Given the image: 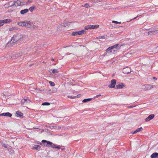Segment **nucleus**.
<instances>
[{"label":"nucleus","instance_id":"29","mask_svg":"<svg viewBox=\"0 0 158 158\" xmlns=\"http://www.w3.org/2000/svg\"><path fill=\"white\" fill-rule=\"evenodd\" d=\"M35 8L33 7H30L29 9V10H30V11L31 12L33 11V10H34Z\"/></svg>","mask_w":158,"mask_h":158},{"label":"nucleus","instance_id":"49","mask_svg":"<svg viewBox=\"0 0 158 158\" xmlns=\"http://www.w3.org/2000/svg\"><path fill=\"white\" fill-rule=\"evenodd\" d=\"M64 149H65V148H62V149H61V150H62V151L64 150Z\"/></svg>","mask_w":158,"mask_h":158},{"label":"nucleus","instance_id":"55","mask_svg":"<svg viewBox=\"0 0 158 158\" xmlns=\"http://www.w3.org/2000/svg\"><path fill=\"white\" fill-rule=\"evenodd\" d=\"M3 94L4 96H5L6 95L4 94Z\"/></svg>","mask_w":158,"mask_h":158},{"label":"nucleus","instance_id":"24","mask_svg":"<svg viewBox=\"0 0 158 158\" xmlns=\"http://www.w3.org/2000/svg\"><path fill=\"white\" fill-rule=\"evenodd\" d=\"M107 36L106 35H103L101 36H99L97 38L98 39H105L106 38Z\"/></svg>","mask_w":158,"mask_h":158},{"label":"nucleus","instance_id":"28","mask_svg":"<svg viewBox=\"0 0 158 158\" xmlns=\"http://www.w3.org/2000/svg\"><path fill=\"white\" fill-rule=\"evenodd\" d=\"M84 7H86V8H88L90 7V6H89V4L88 3H86L84 5Z\"/></svg>","mask_w":158,"mask_h":158},{"label":"nucleus","instance_id":"20","mask_svg":"<svg viewBox=\"0 0 158 158\" xmlns=\"http://www.w3.org/2000/svg\"><path fill=\"white\" fill-rule=\"evenodd\" d=\"M16 114L18 116L22 117L23 116V113L20 111H16Z\"/></svg>","mask_w":158,"mask_h":158},{"label":"nucleus","instance_id":"13","mask_svg":"<svg viewBox=\"0 0 158 158\" xmlns=\"http://www.w3.org/2000/svg\"><path fill=\"white\" fill-rule=\"evenodd\" d=\"M154 87V86L150 85H146V90H149L153 88Z\"/></svg>","mask_w":158,"mask_h":158},{"label":"nucleus","instance_id":"32","mask_svg":"<svg viewBox=\"0 0 158 158\" xmlns=\"http://www.w3.org/2000/svg\"><path fill=\"white\" fill-rule=\"evenodd\" d=\"M68 97L69 98H71V99H74V98H75V96L72 97V96H68Z\"/></svg>","mask_w":158,"mask_h":158},{"label":"nucleus","instance_id":"22","mask_svg":"<svg viewBox=\"0 0 158 158\" xmlns=\"http://www.w3.org/2000/svg\"><path fill=\"white\" fill-rule=\"evenodd\" d=\"M24 23H25V22H21L19 23L18 24L20 26H24Z\"/></svg>","mask_w":158,"mask_h":158},{"label":"nucleus","instance_id":"16","mask_svg":"<svg viewBox=\"0 0 158 158\" xmlns=\"http://www.w3.org/2000/svg\"><path fill=\"white\" fill-rule=\"evenodd\" d=\"M29 11V9H25L24 10H22L20 11V13L22 15H24L26 13Z\"/></svg>","mask_w":158,"mask_h":158},{"label":"nucleus","instance_id":"9","mask_svg":"<svg viewBox=\"0 0 158 158\" xmlns=\"http://www.w3.org/2000/svg\"><path fill=\"white\" fill-rule=\"evenodd\" d=\"M154 116L155 115L154 114H151L145 118V121L146 122H148L153 119L154 118Z\"/></svg>","mask_w":158,"mask_h":158},{"label":"nucleus","instance_id":"35","mask_svg":"<svg viewBox=\"0 0 158 158\" xmlns=\"http://www.w3.org/2000/svg\"><path fill=\"white\" fill-rule=\"evenodd\" d=\"M81 96V94H78L77 95L75 96V98H80Z\"/></svg>","mask_w":158,"mask_h":158},{"label":"nucleus","instance_id":"10","mask_svg":"<svg viewBox=\"0 0 158 158\" xmlns=\"http://www.w3.org/2000/svg\"><path fill=\"white\" fill-rule=\"evenodd\" d=\"M11 21V20L10 19H5L3 20H0V24H3V23H10Z\"/></svg>","mask_w":158,"mask_h":158},{"label":"nucleus","instance_id":"21","mask_svg":"<svg viewBox=\"0 0 158 158\" xmlns=\"http://www.w3.org/2000/svg\"><path fill=\"white\" fill-rule=\"evenodd\" d=\"M91 98H87L84 99L83 101L82 102L84 103H85L88 102L90 101L91 100Z\"/></svg>","mask_w":158,"mask_h":158},{"label":"nucleus","instance_id":"46","mask_svg":"<svg viewBox=\"0 0 158 158\" xmlns=\"http://www.w3.org/2000/svg\"><path fill=\"white\" fill-rule=\"evenodd\" d=\"M153 78L155 80H157V78L156 77H153Z\"/></svg>","mask_w":158,"mask_h":158},{"label":"nucleus","instance_id":"51","mask_svg":"<svg viewBox=\"0 0 158 158\" xmlns=\"http://www.w3.org/2000/svg\"><path fill=\"white\" fill-rule=\"evenodd\" d=\"M30 102H26V104L27 103H29Z\"/></svg>","mask_w":158,"mask_h":158},{"label":"nucleus","instance_id":"27","mask_svg":"<svg viewBox=\"0 0 158 158\" xmlns=\"http://www.w3.org/2000/svg\"><path fill=\"white\" fill-rule=\"evenodd\" d=\"M148 34L149 35H154L153 32V31H148Z\"/></svg>","mask_w":158,"mask_h":158},{"label":"nucleus","instance_id":"19","mask_svg":"<svg viewBox=\"0 0 158 158\" xmlns=\"http://www.w3.org/2000/svg\"><path fill=\"white\" fill-rule=\"evenodd\" d=\"M124 86V85L123 83L121 84H118L116 86L115 88L116 89H122Z\"/></svg>","mask_w":158,"mask_h":158},{"label":"nucleus","instance_id":"53","mask_svg":"<svg viewBox=\"0 0 158 158\" xmlns=\"http://www.w3.org/2000/svg\"><path fill=\"white\" fill-rule=\"evenodd\" d=\"M29 0L27 1V4H28V3H29Z\"/></svg>","mask_w":158,"mask_h":158},{"label":"nucleus","instance_id":"23","mask_svg":"<svg viewBox=\"0 0 158 158\" xmlns=\"http://www.w3.org/2000/svg\"><path fill=\"white\" fill-rule=\"evenodd\" d=\"M50 104L48 102H44L42 104V105L43 106H48Z\"/></svg>","mask_w":158,"mask_h":158},{"label":"nucleus","instance_id":"45","mask_svg":"<svg viewBox=\"0 0 158 158\" xmlns=\"http://www.w3.org/2000/svg\"><path fill=\"white\" fill-rule=\"evenodd\" d=\"M11 57H12L11 56H9V57L8 56L7 57V58H8L9 59H10V58H11Z\"/></svg>","mask_w":158,"mask_h":158},{"label":"nucleus","instance_id":"39","mask_svg":"<svg viewBox=\"0 0 158 158\" xmlns=\"http://www.w3.org/2000/svg\"><path fill=\"white\" fill-rule=\"evenodd\" d=\"M54 127H54V126H49V128L51 129H53V128H54Z\"/></svg>","mask_w":158,"mask_h":158},{"label":"nucleus","instance_id":"31","mask_svg":"<svg viewBox=\"0 0 158 158\" xmlns=\"http://www.w3.org/2000/svg\"><path fill=\"white\" fill-rule=\"evenodd\" d=\"M154 35L158 33V30L153 31Z\"/></svg>","mask_w":158,"mask_h":158},{"label":"nucleus","instance_id":"43","mask_svg":"<svg viewBox=\"0 0 158 158\" xmlns=\"http://www.w3.org/2000/svg\"><path fill=\"white\" fill-rule=\"evenodd\" d=\"M14 29V28H9V30L10 31H13V30Z\"/></svg>","mask_w":158,"mask_h":158},{"label":"nucleus","instance_id":"12","mask_svg":"<svg viewBox=\"0 0 158 158\" xmlns=\"http://www.w3.org/2000/svg\"><path fill=\"white\" fill-rule=\"evenodd\" d=\"M24 25L25 27L29 28L32 25V23L30 22H25Z\"/></svg>","mask_w":158,"mask_h":158},{"label":"nucleus","instance_id":"38","mask_svg":"<svg viewBox=\"0 0 158 158\" xmlns=\"http://www.w3.org/2000/svg\"><path fill=\"white\" fill-rule=\"evenodd\" d=\"M112 23L116 24H118V22L115 21H113Z\"/></svg>","mask_w":158,"mask_h":158},{"label":"nucleus","instance_id":"52","mask_svg":"<svg viewBox=\"0 0 158 158\" xmlns=\"http://www.w3.org/2000/svg\"><path fill=\"white\" fill-rule=\"evenodd\" d=\"M121 22H118V24H121Z\"/></svg>","mask_w":158,"mask_h":158},{"label":"nucleus","instance_id":"6","mask_svg":"<svg viewBox=\"0 0 158 158\" xmlns=\"http://www.w3.org/2000/svg\"><path fill=\"white\" fill-rule=\"evenodd\" d=\"M116 81L115 79H112L111 81V83L110 84L108 87L110 88H114L115 87L116 84Z\"/></svg>","mask_w":158,"mask_h":158},{"label":"nucleus","instance_id":"37","mask_svg":"<svg viewBox=\"0 0 158 158\" xmlns=\"http://www.w3.org/2000/svg\"><path fill=\"white\" fill-rule=\"evenodd\" d=\"M101 96V94H99L97 95H96V96L94 97V98H98Z\"/></svg>","mask_w":158,"mask_h":158},{"label":"nucleus","instance_id":"48","mask_svg":"<svg viewBox=\"0 0 158 158\" xmlns=\"http://www.w3.org/2000/svg\"><path fill=\"white\" fill-rule=\"evenodd\" d=\"M137 17H138V16H137V17H136L134 18V19H132L131 20H132L133 19H135Z\"/></svg>","mask_w":158,"mask_h":158},{"label":"nucleus","instance_id":"3","mask_svg":"<svg viewBox=\"0 0 158 158\" xmlns=\"http://www.w3.org/2000/svg\"><path fill=\"white\" fill-rule=\"evenodd\" d=\"M118 44H117L113 46L109 47L106 50V52L108 53H114L118 49Z\"/></svg>","mask_w":158,"mask_h":158},{"label":"nucleus","instance_id":"33","mask_svg":"<svg viewBox=\"0 0 158 158\" xmlns=\"http://www.w3.org/2000/svg\"><path fill=\"white\" fill-rule=\"evenodd\" d=\"M23 100L25 102H30V101L29 99H24Z\"/></svg>","mask_w":158,"mask_h":158},{"label":"nucleus","instance_id":"50","mask_svg":"<svg viewBox=\"0 0 158 158\" xmlns=\"http://www.w3.org/2000/svg\"><path fill=\"white\" fill-rule=\"evenodd\" d=\"M9 44H10V43L9 42H8L7 43V45H8V46H9Z\"/></svg>","mask_w":158,"mask_h":158},{"label":"nucleus","instance_id":"56","mask_svg":"<svg viewBox=\"0 0 158 158\" xmlns=\"http://www.w3.org/2000/svg\"><path fill=\"white\" fill-rule=\"evenodd\" d=\"M69 46H67L66 47H69Z\"/></svg>","mask_w":158,"mask_h":158},{"label":"nucleus","instance_id":"47","mask_svg":"<svg viewBox=\"0 0 158 158\" xmlns=\"http://www.w3.org/2000/svg\"><path fill=\"white\" fill-rule=\"evenodd\" d=\"M51 61H54V60L53 59H51Z\"/></svg>","mask_w":158,"mask_h":158},{"label":"nucleus","instance_id":"2","mask_svg":"<svg viewBox=\"0 0 158 158\" xmlns=\"http://www.w3.org/2000/svg\"><path fill=\"white\" fill-rule=\"evenodd\" d=\"M42 142L43 143H46V144H44V146L51 147L52 148H57L58 149H60V147L56 146L54 144L51 142L45 140H42Z\"/></svg>","mask_w":158,"mask_h":158},{"label":"nucleus","instance_id":"44","mask_svg":"<svg viewBox=\"0 0 158 158\" xmlns=\"http://www.w3.org/2000/svg\"><path fill=\"white\" fill-rule=\"evenodd\" d=\"M134 107V106H128L127 107L129 108H131Z\"/></svg>","mask_w":158,"mask_h":158},{"label":"nucleus","instance_id":"11","mask_svg":"<svg viewBox=\"0 0 158 158\" xmlns=\"http://www.w3.org/2000/svg\"><path fill=\"white\" fill-rule=\"evenodd\" d=\"M12 115V114L9 112L3 113L0 114V116H3L10 117H11Z\"/></svg>","mask_w":158,"mask_h":158},{"label":"nucleus","instance_id":"7","mask_svg":"<svg viewBox=\"0 0 158 158\" xmlns=\"http://www.w3.org/2000/svg\"><path fill=\"white\" fill-rule=\"evenodd\" d=\"M131 69L128 67L124 68L123 69V73L126 74H128L131 72Z\"/></svg>","mask_w":158,"mask_h":158},{"label":"nucleus","instance_id":"26","mask_svg":"<svg viewBox=\"0 0 158 158\" xmlns=\"http://www.w3.org/2000/svg\"><path fill=\"white\" fill-rule=\"evenodd\" d=\"M58 72L57 69H53L52 70V73L54 74H55L56 73H57Z\"/></svg>","mask_w":158,"mask_h":158},{"label":"nucleus","instance_id":"14","mask_svg":"<svg viewBox=\"0 0 158 158\" xmlns=\"http://www.w3.org/2000/svg\"><path fill=\"white\" fill-rule=\"evenodd\" d=\"M151 158H158V153L154 152L151 156Z\"/></svg>","mask_w":158,"mask_h":158},{"label":"nucleus","instance_id":"5","mask_svg":"<svg viewBox=\"0 0 158 158\" xmlns=\"http://www.w3.org/2000/svg\"><path fill=\"white\" fill-rule=\"evenodd\" d=\"M99 27L98 25H87L85 27V28L86 30L93 29L97 28Z\"/></svg>","mask_w":158,"mask_h":158},{"label":"nucleus","instance_id":"30","mask_svg":"<svg viewBox=\"0 0 158 158\" xmlns=\"http://www.w3.org/2000/svg\"><path fill=\"white\" fill-rule=\"evenodd\" d=\"M142 89H144L145 90H146V85H143L142 86Z\"/></svg>","mask_w":158,"mask_h":158},{"label":"nucleus","instance_id":"15","mask_svg":"<svg viewBox=\"0 0 158 158\" xmlns=\"http://www.w3.org/2000/svg\"><path fill=\"white\" fill-rule=\"evenodd\" d=\"M143 130V128L142 127H140V128H139L137 129H136L135 131H134V132H132V134H136L138 132H139L140 131H142Z\"/></svg>","mask_w":158,"mask_h":158},{"label":"nucleus","instance_id":"40","mask_svg":"<svg viewBox=\"0 0 158 158\" xmlns=\"http://www.w3.org/2000/svg\"><path fill=\"white\" fill-rule=\"evenodd\" d=\"M68 24L67 23H63L62 24V26L64 27H66V26L68 25Z\"/></svg>","mask_w":158,"mask_h":158},{"label":"nucleus","instance_id":"1","mask_svg":"<svg viewBox=\"0 0 158 158\" xmlns=\"http://www.w3.org/2000/svg\"><path fill=\"white\" fill-rule=\"evenodd\" d=\"M26 36L25 35H22L20 34H15L12 38L11 40H13V43L21 42L25 38Z\"/></svg>","mask_w":158,"mask_h":158},{"label":"nucleus","instance_id":"36","mask_svg":"<svg viewBox=\"0 0 158 158\" xmlns=\"http://www.w3.org/2000/svg\"><path fill=\"white\" fill-rule=\"evenodd\" d=\"M26 102H24L23 100H22L21 101V104L22 105H23L25 103H26Z\"/></svg>","mask_w":158,"mask_h":158},{"label":"nucleus","instance_id":"17","mask_svg":"<svg viewBox=\"0 0 158 158\" xmlns=\"http://www.w3.org/2000/svg\"><path fill=\"white\" fill-rule=\"evenodd\" d=\"M15 2L14 1H11L9 2L8 3V4H7V5H8V7H10L12 6H14L15 5Z\"/></svg>","mask_w":158,"mask_h":158},{"label":"nucleus","instance_id":"41","mask_svg":"<svg viewBox=\"0 0 158 158\" xmlns=\"http://www.w3.org/2000/svg\"><path fill=\"white\" fill-rule=\"evenodd\" d=\"M95 1L97 2H101L102 0H94Z\"/></svg>","mask_w":158,"mask_h":158},{"label":"nucleus","instance_id":"4","mask_svg":"<svg viewBox=\"0 0 158 158\" xmlns=\"http://www.w3.org/2000/svg\"><path fill=\"white\" fill-rule=\"evenodd\" d=\"M85 32V30H82L81 31H75L73 32L72 33V35L73 36H76L79 35H81L84 34Z\"/></svg>","mask_w":158,"mask_h":158},{"label":"nucleus","instance_id":"34","mask_svg":"<svg viewBox=\"0 0 158 158\" xmlns=\"http://www.w3.org/2000/svg\"><path fill=\"white\" fill-rule=\"evenodd\" d=\"M2 146L4 147L5 148H8V146L6 145L5 144H2Z\"/></svg>","mask_w":158,"mask_h":158},{"label":"nucleus","instance_id":"54","mask_svg":"<svg viewBox=\"0 0 158 158\" xmlns=\"http://www.w3.org/2000/svg\"><path fill=\"white\" fill-rule=\"evenodd\" d=\"M29 0L27 1V4H28V3H29Z\"/></svg>","mask_w":158,"mask_h":158},{"label":"nucleus","instance_id":"8","mask_svg":"<svg viewBox=\"0 0 158 158\" xmlns=\"http://www.w3.org/2000/svg\"><path fill=\"white\" fill-rule=\"evenodd\" d=\"M14 2L15 3V6L16 7L19 6H22L24 4L23 2H21L19 0H17L16 1H14Z\"/></svg>","mask_w":158,"mask_h":158},{"label":"nucleus","instance_id":"42","mask_svg":"<svg viewBox=\"0 0 158 158\" xmlns=\"http://www.w3.org/2000/svg\"><path fill=\"white\" fill-rule=\"evenodd\" d=\"M44 144H46V143H43L42 142V143H40V145H42V146H43V145H44Z\"/></svg>","mask_w":158,"mask_h":158},{"label":"nucleus","instance_id":"18","mask_svg":"<svg viewBox=\"0 0 158 158\" xmlns=\"http://www.w3.org/2000/svg\"><path fill=\"white\" fill-rule=\"evenodd\" d=\"M41 146L38 145H35L32 147V149L33 150H38L40 149Z\"/></svg>","mask_w":158,"mask_h":158},{"label":"nucleus","instance_id":"25","mask_svg":"<svg viewBox=\"0 0 158 158\" xmlns=\"http://www.w3.org/2000/svg\"><path fill=\"white\" fill-rule=\"evenodd\" d=\"M49 83L50 84V85L52 86H54L55 85L54 83L51 81H49Z\"/></svg>","mask_w":158,"mask_h":158}]
</instances>
